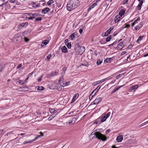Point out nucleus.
I'll use <instances>...</instances> for the list:
<instances>
[{
  "label": "nucleus",
  "mask_w": 148,
  "mask_h": 148,
  "mask_svg": "<svg viewBox=\"0 0 148 148\" xmlns=\"http://www.w3.org/2000/svg\"><path fill=\"white\" fill-rule=\"evenodd\" d=\"M79 3V1L78 0H70L67 5V9L68 11H71L78 6Z\"/></svg>",
  "instance_id": "nucleus-1"
},
{
  "label": "nucleus",
  "mask_w": 148,
  "mask_h": 148,
  "mask_svg": "<svg viewBox=\"0 0 148 148\" xmlns=\"http://www.w3.org/2000/svg\"><path fill=\"white\" fill-rule=\"evenodd\" d=\"M91 135H95V138L98 139L102 140L104 141L106 140L107 137L104 135L99 132H97L95 131H93L91 134Z\"/></svg>",
  "instance_id": "nucleus-2"
},
{
  "label": "nucleus",
  "mask_w": 148,
  "mask_h": 148,
  "mask_svg": "<svg viewBox=\"0 0 148 148\" xmlns=\"http://www.w3.org/2000/svg\"><path fill=\"white\" fill-rule=\"evenodd\" d=\"M28 23L27 22L20 24L18 26L17 31H19L23 27H26L28 25Z\"/></svg>",
  "instance_id": "nucleus-3"
},
{
  "label": "nucleus",
  "mask_w": 148,
  "mask_h": 148,
  "mask_svg": "<svg viewBox=\"0 0 148 148\" xmlns=\"http://www.w3.org/2000/svg\"><path fill=\"white\" fill-rule=\"evenodd\" d=\"M40 134H41L40 135L36 137L34 139H33L32 140H31L29 141H27V142H24L23 143V144H27V143H32L33 142V141H34L35 140H37L38 137H39L40 136H43V134L42 132H40Z\"/></svg>",
  "instance_id": "nucleus-4"
},
{
  "label": "nucleus",
  "mask_w": 148,
  "mask_h": 148,
  "mask_svg": "<svg viewBox=\"0 0 148 148\" xmlns=\"http://www.w3.org/2000/svg\"><path fill=\"white\" fill-rule=\"evenodd\" d=\"M139 87L138 85H136L132 86L131 88L129 89L128 91L130 92H132V91H135L137 89H138Z\"/></svg>",
  "instance_id": "nucleus-5"
},
{
  "label": "nucleus",
  "mask_w": 148,
  "mask_h": 148,
  "mask_svg": "<svg viewBox=\"0 0 148 148\" xmlns=\"http://www.w3.org/2000/svg\"><path fill=\"white\" fill-rule=\"evenodd\" d=\"M102 100V98L100 97H97V98L91 103L92 104H98Z\"/></svg>",
  "instance_id": "nucleus-6"
},
{
  "label": "nucleus",
  "mask_w": 148,
  "mask_h": 148,
  "mask_svg": "<svg viewBox=\"0 0 148 148\" xmlns=\"http://www.w3.org/2000/svg\"><path fill=\"white\" fill-rule=\"evenodd\" d=\"M40 15V14L38 13H32V17H27V18L28 20L33 19L36 17L39 16Z\"/></svg>",
  "instance_id": "nucleus-7"
},
{
  "label": "nucleus",
  "mask_w": 148,
  "mask_h": 148,
  "mask_svg": "<svg viewBox=\"0 0 148 148\" xmlns=\"http://www.w3.org/2000/svg\"><path fill=\"white\" fill-rule=\"evenodd\" d=\"M114 28L113 26L111 27L104 34V36H107L108 35L110 34L111 31Z\"/></svg>",
  "instance_id": "nucleus-8"
},
{
  "label": "nucleus",
  "mask_w": 148,
  "mask_h": 148,
  "mask_svg": "<svg viewBox=\"0 0 148 148\" xmlns=\"http://www.w3.org/2000/svg\"><path fill=\"white\" fill-rule=\"evenodd\" d=\"M143 26V23L141 22L138 25L134 27V28L136 30H139Z\"/></svg>",
  "instance_id": "nucleus-9"
},
{
  "label": "nucleus",
  "mask_w": 148,
  "mask_h": 148,
  "mask_svg": "<svg viewBox=\"0 0 148 148\" xmlns=\"http://www.w3.org/2000/svg\"><path fill=\"white\" fill-rule=\"evenodd\" d=\"M123 46L124 44L123 42H121L117 46V49L119 50L123 48Z\"/></svg>",
  "instance_id": "nucleus-10"
},
{
  "label": "nucleus",
  "mask_w": 148,
  "mask_h": 148,
  "mask_svg": "<svg viewBox=\"0 0 148 148\" xmlns=\"http://www.w3.org/2000/svg\"><path fill=\"white\" fill-rule=\"evenodd\" d=\"M50 10V9H49V8H46L43 9V10L41 12L42 14H46Z\"/></svg>",
  "instance_id": "nucleus-11"
},
{
  "label": "nucleus",
  "mask_w": 148,
  "mask_h": 148,
  "mask_svg": "<svg viewBox=\"0 0 148 148\" xmlns=\"http://www.w3.org/2000/svg\"><path fill=\"white\" fill-rule=\"evenodd\" d=\"M20 38H21L20 36V33H17L14 36V38L16 41H17L18 40V39H19Z\"/></svg>",
  "instance_id": "nucleus-12"
},
{
  "label": "nucleus",
  "mask_w": 148,
  "mask_h": 148,
  "mask_svg": "<svg viewBox=\"0 0 148 148\" xmlns=\"http://www.w3.org/2000/svg\"><path fill=\"white\" fill-rule=\"evenodd\" d=\"M121 18V16L119 15H117L114 18L115 22V23H117L119 21Z\"/></svg>",
  "instance_id": "nucleus-13"
},
{
  "label": "nucleus",
  "mask_w": 148,
  "mask_h": 148,
  "mask_svg": "<svg viewBox=\"0 0 148 148\" xmlns=\"http://www.w3.org/2000/svg\"><path fill=\"white\" fill-rule=\"evenodd\" d=\"M77 35V33L76 32L73 34H72L70 36V38L71 40H73L74 38H75V35Z\"/></svg>",
  "instance_id": "nucleus-14"
},
{
  "label": "nucleus",
  "mask_w": 148,
  "mask_h": 148,
  "mask_svg": "<svg viewBox=\"0 0 148 148\" xmlns=\"http://www.w3.org/2000/svg\"><path fill=\"white\" fill-rule=\"evenodd\" d=\"M123 139V136L122 135H119L118 136L116 140L119 142H121Z\"/></svg>",
  "instance_id": "nucleus-15"
},
{
  "label": "nucleus",
  "mask_w": 148,
  "mask_h": 148,
  "mask_svg": "<svg viewBox=\"0 0 148 148\" xmlns=\"http://www.w3.org/2000/svg\"><path fill=\"white\" fill-rule=\"evenodd\" d=\"M61 50L62 52L64 53H66L67 52L68 50L66 47L65 46H64L61 48Z\"/></svg>",
  "instance_id": "nucleus-16"
},
{
  "label": "nucleus",
  "mask_w": 148,
  "mask_h": 148,
  "mask_svg": "<svg viewBox=\"0 0 148 148\" xmlns=\"http://www.w3.org/2000/svg\"><path fill=\"white\" fill-rule=\"evenodd\" d=\"M64 79L63 76H61L60 77L59 82L60 84H62L64 82Z\"/></svg>",
  "instance_id": "nucleus-17"
},
{
  "label": "nucleus",
  "mask_w": 148,
  "mask_h": 148,
  "mask_svg": "<svg viewBox=\"0 0 148 148\" xmlns=\"http://www.w3.org/2000/svg\"><path fill=\"white\" fill-rule=\"evenodd\" d=\"M107 118L104 116L103 117H101V118H99L98 120L101 121V122H102L105 121Z\"/></svg>",
  "instance_id": "nucleus-18"
},
{
  "label": "nucleus",
  "mask_w": 148,
  "mask_h": 148,
  "mask_svg": "<svg viewBox=\"0 0 148 148\" xmlns=\"http://www.w3.org/2000/svg\"><path fill=\"white\" fill-rule=\"evenodd\" d=\"M74 116H75V117H73L71 118L72 119V121L73 122V123H74L75 121L77 120V119L78 116L77 115H75Z\"/></svg>",
  "instance_id": "nucleus-19"
},
{
  "label": "nucleus",
  "mask_w": 148,
  "mask_h": 148,
  "mask_svg": "<svg viewBox=\"0 0 148 148\" xmlns=\"http://www.w3.org/2000/svg\"><path fill=\"white\" fill-rule=\"evenodd\" d=\"M103 61V59L102 58H100L98 60L97 62V65L98 66Z\"/></svg>",
  "instance_id": "nucleus-20"
},
{
  "label": "nucleus",
  "mask_w": 148,
  "mask_h": 148,
  "mask_svg": "<svg viewBox=\"0 0 148 148\" xmlns=\"http://www.w3.org/2000/svg\"><path fill=\"white\" fill-rule=\"evenodd\" d=\"M49 42V41L47 40H45L44 41H43L42 42V44H41V46L42 47H43L44 45H42V44H43L44 45H47Z\"/></svg>",
  "instance_id": "nucleus-21"
},
{
  "label": "nucleus",
  "mask_w": 148,
  "mask_h": 148,
  "mask_svg": "<svg viewBox=\"0 0 148 148\" xmlns=\"http://www.w3.org/2000/svg\"><path fill=\"white\" fill-rule=\"evenodd\" d=\"M36 88L37 89V90H43L44 89V88L42 86H37L36 87Z\"/></svg>",
  "instance_id": "nucleus-22"
},
{
  "label": "nucleus",
  "mask_w": 148,
  "mask_h": 148,
  "mask_svg": "<svg viewBox=\"0 0 148 148\" xmlns=\"http://www.w3.org/2000/svg\"><path fill=\"white\" fill-rule=\"evenodd\" d=\"M144 36H140L137 41V42L138 44L140 43L139 41H141L143 39Z\"/></svg>",
  "instance_id": "nucleus-23"
},
{
  "label": "nucleus",
  "mask_w": 148,
  "mask_h": 148,
  "mask_svg": "<svg viewBox=\"0 0 148 148\" xmlns=\"http://www.w3.org/2000/svg\"><path fill=\"white\" fill-rule=\"evenodd\" d=\"M62 84L63 85V86L62 85V86L63 87H64V86L69 85L70 84V82H64Z\"/></svg>",
  "instance_id": "nucleus-24"
},
{
  "label": "nucleus",
  "mask_w": 148,
  "mask_h": 148,
  "mask_svg": "<svg viewBox=\"0 0 148 148\" xmlns=\"http://www.w3.org/2000/svg\"><path fill=\"white\" fill-rule=\"evenodd\" d=\"M112 58H107L104 60V62L106 63L110 62L112 60Z\"/></svg>",
  "instance_id": "nucleus-25"
},
{
  "label": "nucleus",
  "mask_w": 148,
  "mask_h": 148,
  "mask_svg": "<svg viewBox=\"0 0 148 148\" xmlns=\"http://www.w3.org/2000/svg\"><path fill=\"white\" fill-rule=\"evenodd\" d=\"M125 12V11L123 10H121L119 12V16L121 17V16L124 15Z\"/></svg>",
  "instance_id": "nucleus-26"
},
{
  "label": "nucleus",
  "mask_w": 148,
  "mask_h": 148,
  "mask_svg": "<svg viewBox=\"0 0 148 148\" xmlns=\"http://www.w3.org/2000/svg\"><path fill=\"white\" fill-rule=\"evenodd\" d=\"M58 72L57 71H53L51 73V76H53L54 75H58Z\"/></svg>",
  "instance_id": "nucleus-27"
},
{
  "label": "nucleus",
  "mask_w": 148,
  "mask_h": 148,
  "mask_svg": "<svg viewBox=\"0 0 148 148\" xmlns=\"http://www.w3.org/2000/svg\"><path fill=\"white\" fill-rule=\"evenodd\" d=\"M124 85H123L121 86H120L118 88H117L116 89H114L113 91L112 92V93H113L115 92L117 90H118L120 88H121V87L123 86H124Z\"/></svg>",
  "instance_id": "nucleus-28"
},
{
  "label": "nucleus",
  "mask_w": 148,
  "mask_h": 148,
  "mask_svg": "<svg viewBox=\"0 0 148 148\" xmlns=\"http://www.w3.org/2000/svg\"><path fill=\"white\" fill-rule=\"evenodd\" d=\"M54 2L53 0H49L47 4L48 5H50L51 4L53 3Z\"/></svg>",
  "instance_id": "nucleus-29"
},
{
  "label": "nucleus",
  "mask_w": 148,
  "mask_h": 148,
  "mask_svg": "<svg viewBox=\"0 0 148 148\" xmlns=\"http://www.w3.org/2000/svg\"><path fill=\"white\" fill-rule=\"evenodd\" d=\"M112 36H109L107 37L106 38V40L107 42H109L110 41V40L111 39Z\"/></svg>",
  "instance_id": "nucleus-30"
},
{
  "label": "nucleus",
  "mask_w": 148,
  "mask_h": 148,
  "mask_svg": "<svg viewBox=\"0 0 148 148\" xmlns=\"http://www.w3.org/2000/svg\"><path fill=\"white\" fill-rule=\"evenodd\" d=\"M80 49L82 50L81 52L83 53L85 50V48L84 46H81L80 47Z\"/></svg>",
  "instance_id": "nucleus-31"
},
{
  "label": "nucleus",
  "mask_w": 148,
  "mask_h": 148,
  "mask_svg": "<svg viewBox=\"0 0 148 148\" xmlns=\"http://www.w3.org/2000/svg\"><path fill=\"white\" fill-rule=\"evenodd\" d=\"M66 123L67 124L69 123V124H73V121H72L71 118L70 119L69 121L68 122H66Z\"/></svg>",
  "instance_id": "nucleus-32"
},
{
  "label": "nucleus",
  "mask_w": 148,
  "mask_h": 148,
  "mask_svg": "<svg viewBox=\"0 0 148 148\" xmlns=\"http://www.w3.org/2000/svg\"><path fill=\"white\" fill-rule=\"evenodd\" d=\"M66 46L68 49H70L71 47V44L70 42H68L67 43V44H66Z\"/></svg>",
  "instance_id": "nucleus-33"
},
{
  "label": "nucleus",
  "mask_w": 148,
  "mask_h": 148,
  "mask_svg": "<svg viewBox=\"0 0 148 148\" xmlns=\"http://www.w3.org/2000/svg\"><path fill=\"white\" fill-rule=\"evenodd\" d=\"M49 112L51 113H53L55 112V110L54 109L50 108L49 110Z\"/></svg>",
  "instance_id": "nucleus-34"
},
{
  "label": "nucleus",
  "mask_w": 148,
  "mask_h": 148,
  "mask_svg": "<svg viewBox=\"0 0 148 148\" xmlns=\"http://www.w3.org/2000/svg\"><path fill=\"white\" fill-rule=\"evenodd\" d=\"M17 82H19L21 85H23L24 84V83L23 82V81L22 80H19V81H18Z\"/></svg>",
  "instance_id": "nucleus-35"
},
{
  "label": "nucleus",
  "mask_w": 148,
  "mask_h": 148,
  "mask_svg": "<svg viewBox=\"0 0 148 148\" xmlns=\"http://www.w3.org/2000/svg\"><path fill=\"white\" fill-rule=\"evenodd\" d=\"M79 96V94L78 93H76L75 94V95L73 96L74 98L75 99H77L78 98Z\"/></svg>",
  "instance_id": "nucleus-36"
},
{
  "label": "nucleus",
  "mask_w": 148,
  "mask_h": 148,
  "mask_svg": "<svg viewBox=\"0 0 148 148\" xmlns=\"http://www.w3.org/2000/svg\"><path fill=\"white\" fill-rule=\"evenodd\" d=\"M41 20L42 18L41 17H37L35 19V21L37 22L38 21H40Z\"/></svg>",
  "instance_id": "nucleus-37"
},
{
  "label": "nucleus",
  "mask_w": 148,
  "mask_h": 148,
  "mask_svg": "<svg viewBox=\"0 0 148 148\" xmlns=\"http://www.w3.org/2000/svg\"><path fill=\"white\" fill-rule=\"evenodd\" d=\"M125 26L124 27V28H126L129 27L130 26V25L129 24H125L124 25Z\"/></svg>",
  "instance_id": "nucleus-38"
},
{
  "label": "nucleus",
  "mask_w": 148,
  "mask_h": 148,
  "mask_svg": "<svg viewBox=\"0 0 148 148\" xmlns=\"http://www.w3.org/2000/svg\"><path fill=\"white\" fill-rule=\"evenodd\" d=\"M93 94L92 93L90 94L89 97V99H91L94 96Z\"/></svg>",
  "instance_id": "nucleus-39"
},
{
  "label": "nucleus",
  "mask_w": 148,
  "mask_h": 148,
  "mask_svg": "<svg viewBox=\"0 0 148 148\" xmlns=\"http://www.w3.org/2000/svg\"><path fill=\"white\" fill-rule=\"evenodd\" d=\"M43 75H41L40 77L38 79V82H40L42 80V78Z\"/></svg>",
  "instance_id": "nucleus-40"
},
{
  "label": "nucleus",
  "mask_w": 148,
  "mask_h": 148,
  "mask_svg": "<svg viewBox=\"0 0 148 148\" xmlns=\"http://www.w3.org/2000/svg\"><path fill=\"white\" fill-rule=\"evenodd\" d=\"M110 114V112H109L106 115H105L104 116L107 119L109 116Z\"/></svg>",
  "instance_id": "nucleus-41"
},
{
  "label": "nucleus",
  "mask_w": 148,
  "mask_h": 148,
  "mask_svg": "<svg viewBox=\"0 0 148 148\" xmlns=\"http://www.w3.org/2000/svg\"><path fill=\"white\" fill-rule=\"evenodd\" d=\"M53 118V117L51 115L48 119V121H51L52 119Z\"/></svg>",
  "instance_id": "nucleus-42"
},
{
  "label": "nucleus",
  "mask_w": 148,
  "mask_h": 148,
  "mask_svg": "<svg viewBox=\"0 0 148 148\" xmlns=\"http://www.w3.org/2000/svg\"><path fill=\"white\" fill-rule=\"evenodd\" d=\"M51 55L50 54H49L47 56V58L49 60L51 58Z\"/></svg>",
  "instance_id": "nucleus-43"
},
{
  "label": "nucleus",
  "mask_w": 148,
  "mask_h": 148,
  "mask_svg": "<svg viewBox=\"0 0 148 148\" xmlns=\"http://www.w3.org/2000/svg\"><path fill=\"white\" fill-rule=\"evenodd\" d=\"M108 78H105V79H102L101 80H100V82H103L105 81Z\"/></svg>",
  "instance_id": "nucleus-44"
},
{
  "label": "nucleus",
  "mask_w": 148,
  "mask_h": 148,
  "mask_svg": "<svg viewBox=\"0 0 148 148\" xmlns=\"http://www.w3.org/2000/svg\"><path fill=\"white\" fill-rule=\"evenodd\" d=\"M147 123H148V121H146V122H145V123H142L140 125H141V126H143L144 125L146 124H147Z\"/></svg>",
  "instance_id": "nucleus-45"
},
{
  "label": "nucleus",
  "mask_w": 148,
  "mask_h": 148,
  "mask_svg": "<svg viewBox=\"0 0 148 148\" xmlns=\"http://www.w3.org/2000/svg\"><path fill=\"white\" fill-rule=\"evenodd\" d=\"M99 120H98L95 121L94 123L95 124H98V123L100 124L101 123V121H99Z\"/></svg>",
  "instance_id": "nucleus-46"
},
{
  "label": "nucleus",
  "mask_w": 148,
  "mask_h": 148,
  "mask_svg": "<svg viewBox=\"0 0 148 148\" xmlns=\"http://www.w3.org/2000/svg\"><path fill=\"white\" fill-rule=\"evenodd\" d=\"M101 86H98L97 87V90L96 91V92H95V93H96L101 88Z\"/></svg>",
  "instance_id": "nucleus-47"
},
{
  "label": "nucleus",
  "mask_w": 148,
  "mask_h": 148,
  "mask_svg": "<svg viewBox=\"0 0 148 148\" xmlns=\"http://www.w3.org/2000/svg\"><path fill=\"white\" fill-rule=\"evenodd\" d=\"M22 66V64H19L17 67V69H18L20 68Z\"/></svg>",
  "instance_id": "nucleus-48"
},
{
  "label": "nucleus",
  "mask_w": 148,
  "mask_h": 148,
  "mask_svg": "<svg viewBox=\"0 0 148 148\" xmlns=\"http://www.w3.org/2000/svg\"><path fill=\"white\" fill-rule=\"evenodd\" d=\"M96 89H95L93 92H92L91 93L93 94L94 95L96 93H95V92L96 91Z\"/></svg>",
  "instance_id": "nucleus-49"
},
{
  "label": "nucleus",
  "mask_w": 148,
  "mask_h": 148,
  "mask_svg": "<svg viewBox=\"0 0 148 148\" xmlns=\"http://www.w3.org/2000/svg\"><path fill=\"white\" fill-rule=\"evenodd\" d=\"M96 89H95L93 92H92L91 93L93 94L94 95L96 93H95V92L96 91Z\"/></svg>",
  "instance_id": "nucleus-50"
},
{
  "label": "nucleus",
  "mask_w": 148,
  "mask_h": 148,
  "mask_svg": "<svg viewBox=\"0 0 148 148\" xmlns=\"http://www.w3.org/2000/svg\"><path fill=\"white\" fill-rule=\"evenodd\" d=\"M141 6H142V5H141L138 4V9L139 10H140L141 9Z\"/></svg>",
  "instance_id": "nucleus-51"
},
{
  "label": "nucleus",
  "mask_w": 148,
  "mask_h": 148,
  "mask_svg": "<svg viewBox=\"0 0 148 148\" xmlns=\"http://www.w3.org/2000/svg\"><path fill=\"white\" fill-rule=\"evenodd\" d=\"M26 14H27L28 16H29V17H32V13H27Z\"/></svg>",
  "instance_id": "nucleus-52"
},
{
  "label": "nucleus",
  "mask_w": 148,
  "mask_h": 148,
  "mask_svg": "<svg viewBox=\"0 0 148 148\" xmlns=\"http://www.w3.org/2000/svg\"><path fill=\"white\" fill-rule=\"evenodd\" d=\"M83 30L82 29H80L79 30V32L80 34H81L83 32Z\"/></svg>",
  "instance_id": "nucleus-53"
},
{
  "label": "nucleus",
  "mask_w": 148,
  "mask_h": 148,
  "mask_svg": "<svg viewBox=\"0 0 148 148\" xmlns=\"http://www.w3.org/2000/svg\"><path fill=\"white\" fill-rule=\"evenodd\" d=\"M115 44V42H114L113 43L109 45H108V46L109 47H111V46H113L114 44Z\"/></svg>",
  "instance_id": "nucleus-54"
},
{
  "label": "nucleus",
  "mask_w": 148,
  "mask_h": 148,
  "mask_svg": "<svg viewBox=\"0 0 148 148\" xmlns=\"http://www.w3.org/2000/svg\"><path fill=\"white\" fill-rule=\"evenodd\" d=\"M97 5V3H93L92 5L94 7V8L95 6H96Z\"/></svg>",
  "instance_id": "nucleus-55"
},
{
  "label": "nucleus",
  "mask_w": 148,
  "mask_h": 148,
  "mask_svg": "<svg viewBox=\"0 0 148 148\" xmlns=\"http://www.w3.org/2000/svg\"><path fill=\"white\" fill-rule=\"evenodd\" d=\"M94 54L96 56H97V52L96 51H95L94 52Z\"/></svg>",
  "instance_id": "nucleus-56"
},
{
  "label": "nucleus",
  "mask_w": 148,
  "mask_h": 148,
  "mask_svg": "<svg viewBox=\"0 0 148 148\" xmlns=\"http://www.w3.org/2000/svg\"><path fill=\"white\" fill-rule=\"evenodd\" d=\"M128 1V0H125L124 1L123 4H125L126 3H127Z\"/></svg>",
  "instance_id": "nucleus-57"
},
{
  "label": "nucleus",
  "mask_w": 148,
  "mask_h": 148,
  "mask_svg": "<svg viewBox=\"0 0 148 148\" xmlns=\"http://www.w3.org/2000/svg\"><path fill=\"white\" fill-rule=\"evenodd\" d=\"M10 2L11 3H13L14 2L15 0H9Z\"/></svg>",
  "instance_id": "nucleus-58"
},
{
  "label": "nucleus",
  "mask_w": 148,
  "mask_h": 148,
  "mask_svg": "<svg viewBox=\"0 0 148 148\" xmlns=\"http://www.w3.org/2000/svg\"><path fill=\"white\" fill-rule=\"evenodd\" d=\"M69 41V40L68 39H66L64 41V43L66 44V43H68V42Z\"/></svg>",
  "instance_id": "nucleus-59"
},
{
  "label": "nucleus",
  "mask_w": 148,
  "mask_h": 148,
  "mask_svg": "<svg viewBox=\"0 0 148 148\" xmlns=\"http://www.w3.org/2000/svg\"><path fill=\"white\" fill-rule=\"evenodd\" d=\"M36 113L38 115H40L41 114V113L40 112H36Z\"/></svg>",
  "instance_id": "nucleus-60"
},
{
  "label": "nucleus",
  "mask_w": 148,
  "mask_h": 148,
  "mask_svg": "<svg viewBox=\"0 0 148 148\" xmlns=\"http://www.w3.org/2000/svg\"><path fill=\"white\" fill-rule=\"evenodd\" d=\"M127 53L126 51H124L122 52L121 53V55H124L125 54Z\"/></svg>",
  "instance_id": "nucleus-61"
},
{
  "label": "nucleus",
  "mask_w": 148,
  "mask_h": 148,
  "mask_svg": "<svg viewBox=\"0 0 148 148\" xmlns=\"http://www.w3.org/2000/svg\"><path fill=\"white\" fill-rule=\"evenodd\" d=\"M7 3V1H6L4 3H3L1 5H0L1 6H2L4 4H6V3Z\"/></svg>",
  "instance_id": "nucleus-62"
},
{
  "label": "nucleus",
  "mask_w": 148,
  "mask_h": 148,
  "mask_svg": "<svg viewBox=\"0 0 148 148\" xmlns=\"http://www.w3.org/2000/svg\"><path fill=\"white\" fill-rule=\"evenodd\" d=\"M93 8H94V7L92 5H91L90 7L89 8V9L90 10L92 9Z\"/></svg>",
  "instance_id": "nucleus-63"
},
{
  "label": "nucleus",
  "mask_w": 148,
  "mask_h": 148,
  "mask_svg": "<svg viewBox=\"0 0 148 148\" xmlns=\"http://www.w3.org/2000/svg\"><path fill=\"white\" fill-rule=\"evenodd\" d=\"M143 3V1H140V3H139V4L141 5H142Z\"/></svg>",
  "instance_id": "nucleus-64"
}]
</instances>
